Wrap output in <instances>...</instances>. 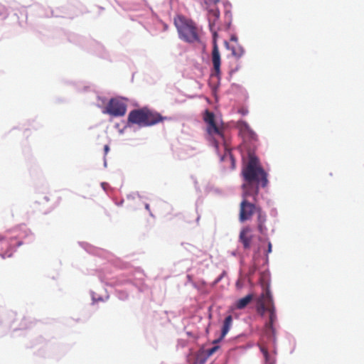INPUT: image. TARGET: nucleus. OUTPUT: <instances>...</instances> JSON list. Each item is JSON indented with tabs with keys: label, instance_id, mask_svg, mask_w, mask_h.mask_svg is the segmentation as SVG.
Instances as JSON below:
<instances>
[{
	"label": "nucleus",
	"instance_id": "obj_1",
	"mask_svg": "<svg viewBox=\"0 0 364 364\" xmlns=\"http://www.w3.org/2000/svg\"><path fill=\"white\" fill-rule=\"evenodd\" d=\"M242 176L244 183L242 185V202L240 208L239 220L245 222L250 220L253 214H257V228L259 233L265 235L267 232L265 222L266 214L262 208L255 205L247 200L248 197H252L255 202L259 193V188L267 187L268 184L267 174L259 164V159L251 152H249V161L245 167L242 170Z\"/></svg>",
	"mask_w": 364,
	"mask_h": 364
},
{
	"label": "nucleus",
	"instance_id": "obj_2",
	"mask_svg": "<svg viewBox=\"0 0 364 364\" xmlns=\"http://www.w3.org/2000/svg\"><path fill=\"white\" fill-rule=\"evenodd\" d=\"M167 119L160 113L147 108L132 110L128 115L129 123L138 124L140 127H149L159 124Z\"/></svg>",
	"mask_w": 364,
	"mask_h": 364
},
{
	"label": "nucleus",
	"instance_id": "obj_3",
	"mask_svg": "<svg viewBox=\"0 0 364 364\" xmlns=\"http://www.w3.org/2000/svg\"><path fill=\"white\" fill-rule=\"evenodd\" d=\"M174 24L181 39L190 43L200 41L198 28L193 20L183 16H178L174 18Z\"/></svg>",
	"mask_w": 364,
	"mask_h": 364
},
{
	"label": "nucleus",
	"instance_id": "obj_4",
	"mask_svg": "<svg viewBox=\"0 0 364 364\" xmlns=\"http://www.w3.org/2000/svg\"><path fill=\"white\" fill-rule=\"evenodd\" d=\"M203 120L206 124L205 131L207 134L210 137L213 138L214 145L218 148V144L216 139L217 137L220 138L223 142L225 141L223 127L220 125L215 121V114L208 109L204 111L203 114Z\"/></svg>",
	"mask_w": 364,
	"mask_h": 364
},
{
	"label": "nucleus",
	"instance_id": "obj_5",
	"mask_svg": "<svg viewBox=\"0 0 364 364\" xmlns=\"http://www.w3.org/2000/svg\"><path fill=\"white\" fill-rule=\"evenodd\" d=\"M213 40V48H212V64H213V73L212 76H215L220 78L221 70V56L217 44V33L214 32Z\"/></svg>",
	"mask_w": 364,
	"mask_h": 364
},
{
	"label": "nucleus",
	"instance_id": "obj_6",
	"mask_svg": "<svg viewBox=\"0 0 364 364\" xmlns=\"http://www.w3.org/2000/svg\"><path fill=\"white\" fill-rule=\"evenodd\" d=\"M127 105L118 99H111L106 107L105 112L114 117H120L126 114Z\"/></svg>",
	"mask_w": 364,
	"mask_h": 364
},
{
	"label": "nucleus",
	"instance_id": "obj_7",
	"mask_svg": "<svg viewBox=\"0 0 364 364\" xmlns=\"http://www.w3.org/2000/svg\"><path fill=\"white\" fill-rule=\"evenodd\" d=\"M254 233L250 226H245L241 229L239 235V242L242 244L244 250H249L252 245Z\"/></svg>",
	"mask_w": 364,
	"mask_h": 364
},
{
	"label": "nucleus",
	"instance_id": "obj_8",
	"mask_svg": "<svg viewBox=\"0 0 364 364\" xmlns=\"http://www.w3.org/2000/svg\"><path fill=\"white\" fill-rule=\"evenodd\" d=\"M241 132L244 143L247 144V140H249L251 143V146H255V144L257 140V136L252 130L250 129V127L246 123H242L241 126Z\"/></svg>",
	"mask_w": 364,
	"mask_h": 364
},
{
	"label": "nucleus",
	"instance_id": "obj_9",
	"mask_svg": "<svg viewBox=\"0 0 364 364\" xmlns=\"http://www.w3.org/2000/svg\"><path fill=\"white\" fill-rule=\"evenodd\" d=\"M12 247L9 245V242L4 240L0 235V256L2 258L9 257L12 255Z\"/></svg>",
	"mask_w": 364,
	"mask_h": 364
},
{
	"label": "nucleus",
	"instance_id": "obj_10",
	"mask_svg": "<svg viewBox=\"0 0 364 364\" xmlns=\"http://www.w3.org/2000/svg\"><path fill=\"white\" fill-rule=\"evenodd\" d=\"M254 295L252 294H247V296L237 299L235 301V307L237 309H242L245 308L247 304L252 301Z\"/></svg>",
	"mask_w": 364,
	"mask_h": 364
},
{
	"label": "nucleus",
	"instance_id": "obj_11",
	"mask_svg": "<svg viewBox=\"0 0 364 364\" xmlns=\"http://www.w3.org/2000/svg\"><path fill=\"white\" fill-rule=\"evenodd\" d=\"M225 46L232 50V55L236 58H240L242 56L244 53V50L242 46L236 44L235 46H232V47L230 46V44L228 41H225Z\"/></svg>",
	"mask_w": 364,
	"mask_h": 364
},
{
	"label": "nucleus",
	"instance_id": "obj_12",
	"mask_svg": "<svg viewBox=\"0 0 364 364\" xmlns=\"http://www.w3.org/2000/svg\"><path fill=\"white\" fill-rule=\"evenodd\" d=\"M232 325V316H228L223 321V327H222V338H224L226 334L230 331L231 326Z\"/></svg>",
	"mask_w": 364,
	"mask_h": 364
},
{
	"label": "nucleus",
	"instance_id": "obj_13",
	"mask_svg": "<svg viewBox=\"0 0 364 364\" xmlns=\"http://www.w3.org/2000/svg\"><path fill=\"white\" fill-rule=\"evenodd\" d=\"M208 358L207 352L205 350H200L196 353L194 364H204Z\"/></svg>",
	"mask_w": 364,
	"mask_h": 364
},
{
	"label": "nucleus",
	"instance_id": "obj_14",
	"mask_svg": "<svg viewBox=\"0 0 364 364\" xmlns=\"http://www.w3.org/2000/svg\"><path fill=\"white\" fill-rule=\"evenodd\" d=\"M266 297L267 301V310L269 312L270 315L272 312H275V309L273 298L269 289L266 290Z\"/></svg>",
	"mask_w": 364,
	"mask_h": 364
},
{
	"label": "nucleus",
	"instance_id": "obj_15",
	"mask_svg": "<svg viewBox=\"0 0 364 364\" xmlns=\"http://www.w3.org/2000/svg\"><path fill=\"white\" fill-rule=\"evenodd\" d=\"M277 320V316L275 312H272V314L269 315V321L266 323V328L267 330L271 331L272 333L274 332V323Z\"/></svg>",
	"mask_w": 364,
	"mask_h": 364
},
{
	"label": "nucleus",
	"instance_id": "obj_16",
	"mask_svg": "<svg viewBox=\"0 0 364 364\" xmlns=\"http://www.w3.org/2000/svg\"><path fill=\"white\" fill-rule=\"evenodd\" d=\"M262 297H263L264 301L261 302L259 307L258 308V311H261L262 314L264 311L267 310V297H266V293L262 295Z\"/></svg>",
	"mask_w": 364,
	"mask_h": 364
},
{
	"label": "nucleus",
	"instance_id": "obj_17",
	"mask_svg": "<svg viewBox=\"0 0 364 364\" xmlns=\"http://www.w3.org/2000/svg\"><path fill=\"white\" fill-rule=\"evenodd\" d=\"M219 349V346H214L212 348L205 350L207 352V355H208V358L210 357L214 353H215Z\"/></svg>",
	"mask_w": 364,
	"mask_h": 364
},
{
	"label": "nucleus",
	"instance_id": "obj_18",
	"mask_svg": "<svg viewBox=\"0 0 364 364\" xmlns=\"http://www.w3.org/2000/svg\"><path fill=\"white\" fill-rule=\"evenodd\" d=\"M261 350L263 353L264 358L265 360L267 361L269 360V356L267 350H266L264 348H261Z\"/></svg>",
	"mask_w": 364,
	"mask_h": 364
},
{
	"label": "nucleus",
	"instance_id": "obj_19",
	"mask_svg": "<svg viewBox=\"0 0 364 364\" xmlns=\"http://www.w3.org/2000/svg\"><path fill=\"white\" fill-rule=\"evenodd\" d=\"M211 12L216 18H219L220 12L218 11H212Z\"/></svg>",
	"mask_w": 364,
	"mask_h": 364
},
{
	"label": "nucleus",
	"instance_id": "obj_20",
	"mask_svg": "<svg viewBox=\"0 0 364 364\" xmlns=\"http://www.w3.org/2000/svg\"><path fill=\"white\" fill-rule=\"evenodd\" d=\"M272 245L270 242H269L267 253H270V252H272Z\"/></svg>",
	"mask_w": 364,
	"mask_h": 364
},
{
	"label": "nucleus",
	"instance_id": "obj_21",
	"mask_svg": "<svg viewBox=\"0 0 364 364\" xmlns=\"http://www.w3.org/2000/svg\"><path fill=\"white\" fill-rule=\"evenodd\" d=\"M109 149V146L107 145H105V151L106 153L108 152Z\"/></svg>",
	"mask_w": 364,
	"mask_h": 364
},
{
	"label": "nucleus",
	"instance_id": "obj_22",
	"mask_svg": "<svg viewBox=\"0 0 364 364\" xmlns=\"http://www.w3.org/2000/svg\"><path fill=\"white\" fill-rule=\"evenodd\" d=\"M210 1H212L214 4H216V3L219 2V0H210Z\"/></svg>",
	"mask_w": 364,
	"mask_h": 364
},
{
	"label": "nucleus",
	"instance_id": "obj_23",
	"mask_svg": "<svg viewBox=\"0 0 364 364\" xmlns=\"http://www.w3.org/2000/svg\"><path fill=\"white\" fill-rule=\"evenodd\" d=\"M232 41H235V42H237V38L235 37H232L231 38Z\"/></svg>",
	"mask_w": 364,
	"mask_h": 364
},
{
	"label": "nucleus",
	"instance_id": "obj_24",
	"mask_svg": "<svg viewBox=\"0 0 364 364\" xmlns=\"http://www.w3.org/2000/svg\"><path fill=\"white\" fill-rule=\"evenodd\" d=\"M146 208L149 209V205H146Z\"/></svg>",
	"mask_w": 364,
	"mask_h": 364
}]
</instances>
